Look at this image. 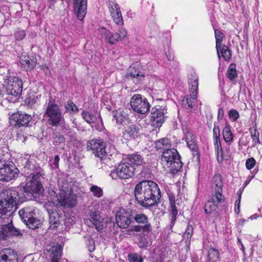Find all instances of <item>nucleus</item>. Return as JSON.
Here are the masks:
<instances>
[{
	"label": "nucleus",
	"instance_id": "39448f33",
	"mask_svg": "<svg viewBox=\"0 0 262 262\" xmlns=\"http://www.w3.org/2000/svg\"><path fill=\"white\" fill-rule=\"evenodd\" d=\"M23 222L30 229L38 228L41 224V220L36 216L35 209L32 207H26L18 212Z\"/></svg>",
	"mask_w": 262,
	"mask_h": 262
},
{
	"label": "nucleus",
	"instance_id": "b1692460",
	"mask_svg": "<svg viewBox=\"0 0 262 262\" xmlns=\"http://www.w3.org/2000/svg\"><path fill=\"white\" fill-rule=\"evenodd\" d=\"M48 251L51 253L50 257L51 262H59L62 253V247L61 245H54L48 250Z\"/></svg>",
	"mask_w": 262,
	"mask_h": 262
},
{
	"label": "nucleus",
	"instance_id": "9b49d317",
	"mask_svg": "<svg viewBox=\"0 0 262 262\" xmlns=\"http://www.w3.org/2000/svg\"><path fill=\"white\" fill-rule=\"evenodd\" d=\"M132 108L136 112L144 114L149 109L150 105L147 100L140 95H134L130 102Z\"/></svg>",
	"mask_w": 262,
	"mask_h": 262
},
{
	"label": "nucleus",
	"instance_id": "1a4fd4ad",
	"mask_svg": "<svg viewBox=\"0 0 262 262\" xmlns=\"http://www.w3.org/2000/svg\"><path fill=\"white\" fill-rule=\"evenodd\" d=\"M46 115L49 117V121L53 126H57L60 122L64 121L61 112L58 105L49 103L46 109Z\"/></svg>",
	"mask_w": 262,
	"mask_h": 262
},
{
	"label": "nucleus",
	"instance_id": "58836bf2",
	"mask_svg": "<svg viewBox=\"0 0 262 262\" xmlns=\"http://www.w3.org/2000/svg\"><path fill=\"white\" fill-rule=\"evenodd\" d=\"M207 257L210 262H216L219 257V252L214 248H210L208 250Z\"/></svg>",
	"mask_w": 262,
	"mask_h": 262
},
{
	"label": "nucleus",
	"instance_id": "6e6552de",
	"mask_svg": "<svg viewBox=\"0 0 262 262\" xmlns=\"http://www.w3.org/2000/svg\"><path fill=\"white\" fill-rule=\"evenodd\" d=\"M40 175L38 173H31L26 178V183L24 187V191L26 193H38L41 192V184L39 182Z\"/></svg>",
	"mask_w": 262,
	"mask_h": 262
},
{
	"label": "nucleus",
	"instance_id": "49530a36",
	"mask_svg": "<svg viewBox=\"0 0 262 262\" xmlns=\"http://www.w3.org/2000/svg\"><path fill=\"white\" fill-rule=\"evenodd\" d=\"M128 258L129 262H143V260L141 256L136 253L129 254Z\"/></svg>",
	"mask_w": 262,
	"mask_h": 262
},
{
	"label": "nucleus",
	"instance_id": "ddd939ff",
	"mask_svg": "<svg viewBox=\"0 0 262 262\" xmlns=\"http://www.w3.org/2000/svg\"><path fill=\"white\" fill-rule=\"evenodd\" d=\"M116 224L121 228H126L132 223V211L120 208L116 214Z\"/></svg>",
	"mask_w": 262,
	"mask_h": 262
},
{
	"label": "nucleus",
	"instance_id": "3c124183",
	"mask_svg": "<svg viewBox=\"0 0 262 262\" xmlns=\"http://www.w3.org/2000/svg\"><path fill=\"white\" fill-rule=\"evenodd\" d=\"M65 142L64 138L60 135H56L53 139V144L55 146L59 145Z\"/></svg>",
	"mask_w": 262,
	"mask_h": 262
},
{
	"label": "nucleus",
	"instance_id": "7c9ffc66",
	"mask_svg": "<svg viewBox=\"0 0 262 262\" xmlns=\"http://www.w3.org/2000/svg\"><path fill=\"white\" fill-rule=\"evenodd\" d=\"M223 136L225 141L227 143L231 142L233 139V134L231 129V126L226 124L223 130Z\"/></svg>",
	"mask_w": 262,
	"mask_h": 262
},
{
	"label": "nucleus",
	"instance_id": "ea45409f",
	"mask_svg": "<svg viewBox=\"0 0 262 262\" xmlns=\"http://www.w3.org/2000/svg\"><path fill=\"white\" fill-rule=\"evenodd\" d=\"M126 117L127 114L120 110L117 111L114 115V118L118 124H121Z\"/></svg>",
	"mask_w": 262,
	"mask_h": 262
},
{
	"label": "nucleus",
	"instance_id": "f03ea898",
	"mask_svg": "<svg viewBox=\"0 0 262 262\" xmlns=\"http://www.w3.org/2000/svg\"><path fill=\"white\" fill-rule=\"evenodd\" d=\"M19 199L18 192L9 189L0 193V217L10 216L16 208Z\"/></svg>",
	"mask_w": 262,
	"mask_h": 262
},
{
	"label": "nucleus",
	"instance_id": "13d9d810",
	"mask_svg": "<svg viewBox=\"0 0 262 262\" xmlns=\"http://www.w3.org/2000/svg\"><path fill=\"white\" fill-rule=\"evenodd\" d=\"M117 33L119 40L124 39L127 35V31L123 28L120 29Z\"/></svg>",
	"mask_w": 262,
	"mask_h": 262
},
{
	"label": "nucleus",
	"instance_id": "4468645a",
	"mask_svg": "<svg viewBox=\"0 0 262 262\" xmlns=\"http://www.w3.org/2000/svg\"><path fill=\"white\" fill-rule=\"evenodd\" d=\"M31 120V117L26 113L17 112L10 117V123L15 127L26 126Z\"/></svg>",
	"mask_w": 262,
	"mask_h": 262
},
{
	"label": "nucleus",
	"instance_id": "0e129e2a",
	"mask_svg": "<svg viewBox=\"0 0 262 262\" xmlns=\"http://www.w3.org/2000/svg\"><path fill=\"white\" fill-rule=\"evenodd\" d=\"M238 195H239L238 199L236 200V201H235V205H236V204L238 203L237 204L238 209H239V203H240V200H241V193L239 194H238Z\"/></svg>",
	"mask_w": 262,
	"mask_h": 262
},
{
	"label": "nucleus",
	"instance_id": "4be33fe9",
	"mask_svg": "<svg viewBox=\"0 0 262 262\" xmlns=\"http://www.w3.org/2000/svg\"><path fill=\"white\" fill-rule=\"evenodd\" d=\"M20 62L21 67L26 71H31L36 66V60L25 55L20 56Z\"/></svg>",
	"mask_w": 262,
	"mask_h": 262
},
{
	"label": "nucleus",
	"instance_id": "412c9836",
	"mask_svg": "<svg viewBox=\"0 0 262 262\" xmlns=\"http://www.w3.org/2000/svg\"><path fill=\"white\" fill-rule=\"evenodd\" d=\"M223 186L222 178L220 174H216L214 176L212 183V195H217L220 194L223 195Z\"/></svg>",
	"mask_w": 262,
	"mask_h": 262
},
{
	"label": "nucleus",
	"instance_id": "09e8293b",
	"mask_svg": "<svg viewBox=\"0 0 262 262\" xmlns=\"http://www.w3.org/2000/svg\"><path fill=\"white\" fill-rule=\"evenodd\" d=\"M228 115L232 121H236L239 117V113L235 110L232 109L229 111Z\"/></svg>",
	"mask_w": 262,
	"mask_h": 262
},
{
	"label": "nucleus",
	"instance_id": "cd10ccee",
	"mask_svg": "<svg viewBox=\"0 0 262 262\" xmlns=\"http://www.w3.org/2000/svg\"><path fill=\"white\" fill-rule=\"evenodd\" d=\"M101 33L105 39L111 44H114L119 41L118 33L113 34L110 31L105 29H102Z\"/></svg>",
	"mask_w": 262,
	"mask_h": 262
},
{
	"label": "nucleus",
	"instance_id": "37998d69",
	"mask_svg": "<svg viewBox=\"0 0 262 262\" xmlns=\"http://www.w3.org/2000/svg\"><path fill=\"white\" fill-rule=\"evenodd\" d=\"M82 115L84 120L90 124L94 122L96 120V116L89 112H83Z\"/></svg>",
	"mask_w": 262,
	"mask_h": 262
},
{
	"label": "nucleus",
	"instance_id": "f8f14e48",
	"mask_svg": "<svg viewBox=\"0 0 262 262\" xmlns=\"http://www.w3.org/2000/svg\"><path fill=\"white\" fill-rule=\"evenodd\" d=\"M88 148L92 151L96 157L101 160L105 159L107 155L105 151V144L101 140L94 139L91 140L88 144Z\"/></svg>",
	"mask_w": 262,
	"mask_h": 262
},
{
	"label": "nucleus",
	"instance_id": "603ef678",
	"mask_svg": "<svg viewBox=\"0 0 262 262\" xmlns=\"http://www.w3.org/2000/svg\"><path fill=\"white\" fill-rule=\"evenodd\" d=\"M256 164V161L253 158L248 159L246 162V166L248 169L253 168Z\"/></svg>",
	"mask_w": 262,
	"mask_h": 262
},
{
	"label": "nucleus",
	"instance_id": "473e14b6",
	"mask_svg": "<svg viewBox=\"0 0 262 262\" xmlns=\"http://www.w3.org/2000/svg\"><path fill=\"white\" fill-rule=\"evenodd\" d=\"M215 37L216 39V48L217 52V55L220 58L219 49L221 48L222 41L225 37L224 34L220 30L214 29Z\"/></svg>",
	"mask_w": 262,
	"mask_h": 262
},
{
	"label": "nucleus",
	"instance_id": "4c0bfd02",
	"mask_svg": "<svg viewBox=\"0 0 262 262\" xmlns=\"http://www.w3.org/2000/svg\"><path fill=\"white\" fill-rule=\"evenodd\" d=\"M128 159L132 164L135 165H141L143 163V158L138 154L129 155Z\"/></svg>",
	"mask_w": 262,
	"mask_h": 262
},
{
	"label": "nucleus",
	"instance_id": "774afa93",
	"mask_svg": "<svg viewBox=\"0 0 262 262\" xmlns=\"http://www.w3.org/2000/svg\"><path fill=\"white\" fill-rule=\"evenodd\" d=\"M221 113H222V114H223V110L222 109H220V110H219V115H220V114H221Z\"/></svg>",
	"mask_w": 262,
	"mask_h": 262
},
{
	"label": "nucleus",
	"instance_id": "f3484780",
	"mask_svg": "<svg viewBox=\"0 0 262 262\" xmlns=\"http://www.w3.org/2000/svg\"><path fill=\"white\" fill-rule=\"evenodd\" d=\"M103 220L104 219L100 215L98 211L95 210L91 211L89 221L98 231L102 230L106 226V221L104 222Z\"/></svg>",
	"mask_w": 262,
	"mask_h": 262
},
{
	"label": "nucleus",
	"instance_id": "864d4df0",
	"mask_svg": "<svg viewBox=\"0 0 262 262\" xmlns=\"http://www.w3.org/2000/svg\"><path fill=\"white\" fill-rule=\"evenodd\" d=\"M26 35L25 30H18L15 33V37L17 40H21L25 37Z\"/></svg>",
	"mask_w": 262,
	"mask_h": 262
},
{
	"label": "nucleus",
	"instance_id": "a18cd8bd",
	"mask_svg": "<svg viewBox=\"0 0 262 262\" xmlns=\"http://www.w3.org/2000/svg\"><path fill=\"white\" fill-rule=\"evenodd\" d=\"M90 190L93 193V195L96 197L100 198L103 195L102 188L96 185H92L90 188Z\"/></svg>",
	"mask_w": 262,
	"mask_h": 262
},
{
	"label": "nucleus",
	"instance_id": "20e7f679",
	"mask_svg": "<svg viewBox=\"0 0 262 262\" xmlns=\"http://www.w3.org/2000/svg\"><path fill=\"white\" fill-rule=\"evenodd\" d=\"M161 161L163 166L168 168L173 173L178 172L182 167L180 156L178 151L174 148L165 150L163 152Z\"/></svg>",
	"mask_w": 262,
	"mask_h": 262
},
{
	"label": "nucleus",
	"instance_id": "c9c22d12",
	"mask_svg": "<svg viewBox=\"0 0 262 262\" xmlns=\"http://www.w3.org/2000/svg\"><path fill=\"white\" fill-rule=\"evenodd\" d=\"M170 141L167 138H163L155 142V147L158 149H165L170 146Z\"/></svg>",
	"mask_w": 262,
	"mask_h": 262
},
{
	"label": "nucleus",
	"instance_id": "a19ab883",
	"mask_svg": "<svg viewBox=\"0 0 262 262\" xmlns=\"http://www.w3.org/2000/svg\"><path fill=\"white\" fill-rule=\"evenodd\" d=\"M221 50V53L222 57L225 60H229L231 57V53L230 50L226 46H221V48L219 49Z\"/></svg>",
	"mask_w": 262,
	"mask_h": 262
},
{
	"label": "nucleus",
	"instance_id": "5fc2aeb1",
	"mask_svg": "<svg viewBox=\"0 0 262 262\" xmlns=\"http://www.w3.org/2000/svg\"><path fill=\"white\" fill-rule=\"evenodd\" d=\"M86 245L89 251L92 252L95 250V242L92 238L90 237L88 238L86 242Z\"/></svg>",
	"mask_w": 262,
	"mask_h": 262
},
{
	"label": "nucleus",
	"instance_id": "680f3d73",
	"mask_svg": "<svg viewBox=\"0 0 262 262\" xmlns=\"http://www.w3.org/2000/svg\"><path fill=\"white\" fill-rule=\"evenodd\" d=\"M41 69L45 71V72L47 74L48 73H50V70L49 68L46 66H42Z\"/></svg>",
	"mask_w": 262,
	"mask_h": 262
},
{
	"label": "nucleus",
	"instance_id": "f257e3e1",
	"mask_svg": "<svg viewBox=\"0 0 262 262\" xmlns=\"http://www.w3.org/2000/svg\"><path fill=\"white\" fill-rule=\"evenodd\" d=\"M160 189L153 181H143L137 184L135 188L136 200L142 206L148 207L156 203V198L160 196Z\"/></svg>",
	"mask_w": 262,
	"mask_h": 262
},
{
	"label": "nucleus",
	"instance_id": "8fccbe9b",
	"mask_svg": "<svg viewBox=\"0 0 262 262\" xmlns=\"http://www.w3.org/2000/svg\"><path fill=\"white\" fill-rule=\"evenodd\" d=\"M213 134L214 142L220 141V130L219 126L215 124L214 125Z\"/></svg>",
	"mask_w": 262,
	"mask_h": 262
},
{
	"label": "nucleus",
	"instance_id": "c03bdc74",
	"mask_svg": "<svg viewBox=\"0 0 262 262\" xmlns=\"http://www.w3.org/2000/svg\"><path fill=\"white\" fill-rule=\"evenodd\" d=\"M135 221L139 224H148V217L142 213L136 214L134 216Z\"/></svg>",
	"mask_w": 262,
	"mask_h": 262
},
{
	"label": "nucleus",
	"instance_id": "7ed1b4c3",
	"mask_svg": "<svg viewBox=\"0 0 262 262\" xmlns=\"http://www.w3.org/2000/svg\"><path fill=\"white\" fill-rule=\"evenodd\" d=\"M48 193L50 200L56 206L73 208L77 204L76 195L72 191L68 193L59 190V192L57 193L53 188H50L48 190Z\"/></svg>",
	"mask_w": 262,
	"mask_h": 262
},
{
	"label": "nucleus",
	"instance_id": "72a5a7b5",
	"mask_svg": "<svg viewBox=\"0 0 262 262\" xmlns=\"http://www.w3.org/2000/svg\"><path fill=\"white\" fill-rule=\"evenodd\" d=\"M226 75L231 81H234L236 80L237 77V73L236 70L235 64L231 63L230 64L227 70Z\"/></svg>",
	"mask_w": 262,
	"mask_h": 262
},
{
	"label": "nucleus",
	"instance_id": "c85d7f7f",
	"mask_svg": "<svg viewBox=\"0 0 262 262\" xmlns=\"http://www.w3.org/2000/svg\"><path fill=\"white\" fill-rule=\"evenodd\" d=\"M2 232L6 236L17 235L19 234V231L13 227L12 223L4 225L2 227Z\"/></svg>",
	"mask_w": 262,
	"mask_h": 262
},
{
	"label": "nucleus",
	"instance_id": "5701e85b",
	"mask_svg": "<svg viewBox=\"0 0 262 262\" xmlns=\"http://www.w3.org/2000/svg\"><path fill=\"white\" fill-rule=\"evenodd\" d=\"M198 81L199 77L196 73L193 71H190L188 75L190 92H193V94L198 93Z\"/></svg>",
	"mask_w": 262,
	"mask_h": 262
},
{
	"label": "nucleus",
	"instance_id": "e2e57ef3",
	"mask_svg": "<svg viewBox=\"0 0 262 262\" xmlns=\"http://www.w3.org/2000/svg\"><path fill=\"white\" fill-rule=\"evenodd\" d=\"M30 163V162L29 161H26V165L25 166V167L24 168L25 169H31V165L29 164Z\"/></svg>",
	"mask_w": 262,
	"mask_h": 262
},
{
	"label": "nucleus",
	"instance_id": "052dcab7",
	"mask_svg": "<svg viewBox=\"0 0 262 262\" xmlns=\"http://www.w3.org/2000/svg\"><path fill=\"white\" fill-rule=\"evenodd\" d=\"M59 161V156L57 155L55 156V157L54 158V164L55 165L56 167H57V168L58 167Z\"/></svg>",
	"mask_w": 262,
	"mask_h": 262
},
{
	"label": "nucleus",
	"instance_id": "dca6fc26",
	"mask_svg": "<svg viewBox=\"0 0 262 262\" xmlns=\"http://www.w3.org/2000/svg\"><path fill=\"white\" fill-rule=\"evenodd\" d=\"M74 9L78 19L82 20L86 14V0H74Z\"/></svg>",
	"mask_w": 262,
	"mask_h": 262
},
{
	"label": "nucleus",
	"instance_id": "338daca9",
	"mask_svg": "<svg viewBox=\"0 0 262 262\" xmlns=\"http://www.w3.org/2000/svg\"><path fill=\"white\" fill-rule=\"evenodd\" d=\"M150 262H161V261L155 260L154 258H153L152 260H150Z\"/></svg>",
	"mask_w": 262,
	"mask_h": 262
},
{
	"label": "nucleus",
	"instance_id": "a878e982",
	"mask_svg": "<svg viewBox=\"0 0 262 262\" xmlns=\"http://www.w3.org/2000/svg\"><path fill=\"white\" fill-rule=\"evenodd\" d=\"M139 135V129L133 124L126 127L123 132L124 136L130 139H136L138 137Z\"/></svg>",
	"mask_w": 262,
	"mask_h": 262
},
{
	"label": "nucleus",
	"instance_id": "f704fd0d",
	"mask_svg": "<svg viewBox=\"0 0 262 262\" xmlns=\"http://www.w3.org/2000/svg\"><path fill=\"white\" fill-rule=\"evenodd\" d=\"M151 230V226L150 224H146L144 226L135 225L132 226L129 231H136L140 232L143 231L144 232L148 233Z\"/></svg>",
	"mask_w": 262,
	"mask_h": 262
},
{
	"label": "nucleus",
	"instance_id": "e433bc0d",
	"mask_svg": "<svg viewBox=\"0 0 262 262\" xmlns=\"http://www.w3.org/2000/svg\"><path fill=\"white\" fill-rule=\"evenodd\" d=\"M49 221L51 225L54 227H57L60 223V217L58 213L55 211L49 212Z\"/></svg>",
	"mask_w": 262,
	"mask_h": 262
},
{
	"label": "nucleus",
	"instance_id": "2f4dec72",
	"mask_svg": "<svg viewBox=\"0 0 262 262\" xmlns=\"http://www.w3.org/2000/svg\"><path fill=\"white\" fill-rule=\"evenodd\" d=\"M190 93V96L185 97L183 100V103L185 105L187 104L189 108H192L195 105L198 93H195L194 94H193V92Z\"/></svg>",
	"mask_w": 262,
	"mask_h": 262
},
{
	"label": "nucleus",
	"instance_id": "393cba45",
	"mask_svg": "<svg viewBox=\"0 0 262 262\" xmlns=\"http://www.w3.org/2000/svg\"><path fill=\"white\" fill-rule=\"evenodd\" d=\"M168 198L170 203V209L169 211L170 215L171 216V224L172 226L174 224V222L176 220L177 215L178 213V210L176 206L175 197L174 195L171 193H168Z\"/></svg>",
	"mask_w": 262,
	"mask_h": 262
},
{
	"label": "nucleus",
	"instance_id": "2eb2a0df",
	"mask_svg": "<svg viewBox=\"0 0 262 262\" xmlns=\"http://www.w3.org/2000/svg\"><path fill=\"white\" fill-rule=\"evenodd\" d=\"M108 7L115 23L118 25H122L123 21L118 5L115 1H111L109 2Z\"/></svg>",
	"mask_w": 262,
	"mask_h": 262
},
{
	"label": "nucleus",
	"instance_id": "69168bd1",
	"mask_svg": "<svg viewBox=\"0 0 262 262\" xmlns=\"http://www.w3.org/2000/svg\"><path fill=\"white\" fill-rule=\"evenodd\" d=\"M258 215L257 214H255L250 217L251 220H255L258 217Z\"/></svg>",
	"mask_w": 262,
	"mask_h": 262
},
{
	"label": "nucleus",
	"instance_id": "aec40b11",
	"mask_svg": "<svg viewBox=\"0 0 262 262\" xmlns=\"http://www.w3.org/2000/svg\"><path fill=\"white\" fill-rule=\"evenodd\" d=\"M151 114V117L154 120V122L157 124V126H160L164 120V108L159 105L152 107Z\"/></svg>",
	"mask_w": 262,
	"mask_h": 262
},
{
	"label": "nucleus",
	"instance_id": "4d7b16f0",
	"mask_svg": "<svg viewBox=\"0 0 262 262\" xmlns=\"http://www.w3.org/2000/svg\"><path fill=\"white\" fill-rule=\"evenodd\" d=\"M214 142V143L215 148L216 150L217 156H219L220 154L222 156V148L220 141H215Z\"/></svg>",
	"mask_w": 262,
	"mask_h": 262
},
{
	"label": "nucleus",
	"instance_id": "79ce46f5",
	"mask_svg": "<svg viewBox=\"0 0 262 262\" xmlns=\"http://www.w3.org/2000/svg\"><path fill=\"white\" fill-rule=\"evenodd\" d=\"M249 131L253 140L255 142L259 143V133L257 129L256 123H254V125L253 126V127H251L249 129Z\"/></svg>",
	"mask_w": 262,
	"mask_h": 262
},
{
	"label": "nucleus",
	"instance_id": "de8ad7c7",
	"mask_svg": "<svg viewBox=\"0 0 262 262\" xmlns=\"http://www.w3.org/2000/svg\"><path fill=\"white\" fill-rule=\"evenodd\" d=\"M66 109L67 111L74 113L78 111V108L76 105L72 101H68L65 105Z\"/></svg>",
	"mask_w": 262,
	"mask_h": 262
},
{
	"label": "nucleus",
	"instance_id": "c756f323",
	"mask_svg": "<svg viewBox=\"0 0 262 262\" xmlns=\"http://www.w3.org/2000/svg\"><path fill=\"white\" fill-rule=\"evenodd\" d=\"M127 78H135L137 82L141 80L144 77V75L139 71L137 70L134 67H130L127 70L126 74Z\"/></svg>",
	"mask_w": 262,
	"mask_h": 262
},
{
	"label": "nucleus",
	"instance_id": "bb28decb",
	"mask_svg": "<svg viewBox=\"0 0 262 262\" xmlns=\"http://www.w3.org/2000/svg\"><path fill=\"white\" fill-rule=\"evenodd\" d=\"M184 133L185 135V140L188 147L192 150H195L197 149L196 137L191 132L186 129L184 130Z\"/></svg>",
	"mask_w": 262,
	"mask_h": 262
},
{
	"label": "nucleus",
	"instance_id": "423d86ee",
	"mask_svg": "<svg viewBox=\"0 0 262 262\" xmlns=\"http://www.w3.org/2000/svg\"><path fill=\"white\" fill-rule=\"evenodd\" d=\"M4 85L9 95L14 97L19 96L22 92L23 82L21 79L16 77L7 76L4 78Z\"/></svg>",
	"mask_w": 262,
	"mask_h": 262
},
{
	"label": "nucleus",
	"instance_id": "bf43d9fd",
	"mask_svg": "<svg viewBox=\"0 0 262 262\" xmlns=\"http://www.w3.org/2000/svg\"><path fill=\"white\" fill-rule=\"evenodd\" d=\"M138 244L140 248H146L148 246V242L145 238H141Z\"/></svg>",
	"mask_w": 262,
	"mask_h": 262
},
{
	"label": "nucleus",
	"instance_id": "9d476101",
	"mask_svg": "<svg viewBox=\"0 0 262 262\" xmlns=\"http://www.w3.org/2000/svg\"><path fill=\"white\" fill-rule=\"evenodd\" d=\"M18 169L12 163L4 161L0 164V181H9L17 174Z\"/></svg>",
	"mask_w": 262,
	"mask_h": 262
},
{
	"label": "nucleus",
	"instance_id": "6e6d98bb",
	"mask_svg": "<svg viewBox=\"0 0 262 262\" xmlns=\"http://www.w3.org/2000/svg\"><path fill=\"white\" fill-rule=\"evenodd\" d=\"M192 232H193L192 226L189 225L187 226L184 235L188 239L191 237Z\"/></svg>",
	"mask_w": 262,
	"mask_h": 262
},
{
	"label": "nucleus",
	"instance_id": "0eeeda50",
	"mask_svg": "<svg viewBox=\"0 0 262 262\" xmlns=\"http://www.w3.org/2000/svg\"><path fill=\"white\" fill-rule=\"evenodd\" d=\"M110 175L114 179L117 178L127 179L134 175V168L129 163H121L112 170Z\"/></svg>",
	"mask_w": 262,
	"mask_h": 262
},
{
	"label": "nucleus",
	"instance_id": "6ab92c4d",
	"mask_svg": "<svg viewBox=\"0 0 262 262\" xmlns=\"http://www.w3.org/2000/svg\"><path fill=\"white\" fill-rule=\"evenodd\" d=\"M17 253L12 249H4L0 253V262H17Z\"/></svg>",
	"mask_w": 262,
	"mask_h": 262
},
{
	"label": "nucleus",
	"instance_id": "a211bd4d",
	"mask_svg": "<svg viewBox=\"0 0 262 262\" xmlns=\"http://www.w3.org/2000/svg\"><path fill=\"white\" fill-rule=\"evenodd\" d=\"M224 200L223 195L220 194L217 195H212L210 200L208 201L205 204V211L207 213H211L216 210L218 205Z\"/></svg>",
	"mask_w": 262,
	"mask_h": 262
}]
</instances>
